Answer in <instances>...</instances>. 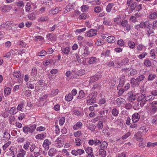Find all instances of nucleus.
Here are the masks:
<instances>
[{
  "mask_svg": "<svg viewBox=\"0 0 157 157\" xmlns=\"http://www.w3.org/2000/svg\"><path fill=\"white\" fill-rule=\"evenodd\" d=\"M90 53L88 51V47L86 46L80 48L78 52V54L81 55L82 58L87 56Z\"/></svg>",
  "mask_w": 157,
  "mask_h": 157,
  "instance_id": "nucleus-1",
  "label": "nucleus"
},
{
  "mask_svg": "<svg viewBox=\"0 0 157 157\" xmlns=\"http://www.w3.org/2000/svg\"><path fill=\"white\" fill-rule=\"evenodd\" d=\"M13 75L14 77L18 78V82L22 83L24 75H21L19 71H15L13 73Z\"/></svg>",
  "mask_w": 157,
  "mask_h": 157,
  "instance_id": "nucleus-2",
  "label": "nucleus"
},
{
  "mask_svg": "<svg viewBox=\"0 0 157 157\" xmlns=\"http://www.w3.org/2000/svg\"><path fill=\"white\" fill-rule=\"evenodd\" d=\"M151 106L150 109V113L153 114L157 111V101H154L151 103Z\"/></svg>",
  "mask_w": 157,
  "mask_h": 157,
  "instance_id": "nucleus-3",
  "label": "nucleus"
},
{
  "mask_svg": "<svg viewBox=\"0 0 157 157\" xmlns=\"http://www.w3.org/2000/svg\"><path fill=\"white\" fill-rule=\"evenodd\" d=\"M148 131V129L146 127V126H141L140 127L139 129V132L136 133L135 134V136L137 137V138H139L138 136L139 134H140V132L142 134L145 133L147 132Z\"/></svg>",
  "mask_w": 157,
  "mask_h": 157,
  "instance_id": "nucleus-4",
  "label": "nucleus"
},
{
  "mask_svg": "<svg viewBox=\"0 0 157 157\" xmlns=\"http://www.w3.org/2000/svg\"><path fill=\"white\" fill-rule=\"evenodd\" d=\"M84 152L83 150L78 149L77 150H73L72 151L71 153L74 155L77 156L78 155H81Z\"/></svg>",
  "mask_w": 157,
  "mask_h": 157,
  "instance_id": "nucleus-5",
  "label": "nucleus"
},
{
  "mask_svg": "<svg viewBox=\"0 0 157 157\" xmlns=\"http://www.w3.org/2000/svg\"><path fill=\"white\" fill-rule=\"evenodd\" d=\"M154 29L152 26V25H148L147 28V33L146 34L149 36L152 34L154 33Z\"/></svg>",
  "mask_w": 157,
  "mask_h": 157,
  "instance_id": "nucleus-6",
  "label": "nucleus"
},
{
  "mask_svg": "<svg viewBox=\"0 0 157 157\" xmlns=\"http://www.w3.org/2000/svg\"><path fill=\"white\" fill-rule=\"evenodd\" d=\"M97 33V30L91 29L87 31L86 33V36L88 37H92L95 35Z\"/></svg>",
  "mask_w": 157,
  "mask_h": 157,
  "instance_id": "nucleus-7",
  "label": "nucleus"
},
{
  "mask_svg": "<svg viewBox=\"0 0 157 157\" xmlns=\"http://www.w3.org/2000/svg\"><path fill=\"white\" fill-rule=\"evenodd\" d=\"M61 138H58L55 141V146L58 148H60L62 147L64 144V143L61 140Z\"/></svg>",
  "mask_w": 157,
  "mask_h": 157,
  "instance_id": "nucleus-8",
  "label": "nucleus"
},
{
  "mask_svg": "<svg viewBox=\"0 0 157 157\" xmlns=\"http://www.w3.org/2000/svg\"><path fill=\"white\" fill-rule=\"evenodd\" d=\"M13 24L12 21H7L3 25V27L7 30H10L12 29Z\"/></svg>",
  "mask_w": 157,
  "mask_h": 157,
  "instance_id": "nucleus-9",
  "label": "nucleus"
},
{
  "mask_svg": "<svg viewBox=\"0 0 157 157\" xmlns=\"http://www.w3.org/2000/svg\"><path fill=\"white\" fill-rule=\"evenodd\" d=\"M77 90L75 89H74L71 91V94H69L66 95L65 98H73V96L75 95L77 93Z\"/></svg>",
  "mask_w": 157,
  "mask_h": 157,
  "instance_id": "nucleus-10",
  "label": "nucleus"
},
{
  "mask_svg": "<svg viewBox=\"0 0 157 157\" xmlns=\"http://www.w3.org/2000/svg\"><path fill=\"white\" fill-rule=\"evenodd\" d=\"M140 118V116L138 113H135L132 116V121L133 123L137 122Z\"/></svg>",
  "mask_w": 157,
  "mask_h": 157,
  "instance_id": "nucleus-11",
  "label": "nucleus"
},
{
  "mask_svg": "<svg viewBox=\"0 0 157 157\" xmlns=\"http://www.w3.org/2000/svg\"><path fill=\"white\" fill-rule=\"evenodd\" d=\"M70 49V48L68 47L62 48L61 49L62 53L63 54L67 55L69 54Z\"/></svg>",
  "mask_w": 157,
  "mask_h": 157,
  "instance_id": "nucleus-12",
  "label": "nucleus"
},
{
  "mask_svg": "<svg viewBox=\"0 0 157 157\" xmlns=\"http://www.w3.org/2000/svg\"><path fill=\"white\" fill-rule=\"evenodd\" d=\"M130 83L131 84V86L132 87H134L136 86H138L140 85V82H138L136 79L132 78L130 80Z\"/></svg>",
  "mask_w": 157,
  "mask_h": 157,
  "instance_id": "nucleus-13",
  "label": "nucleus"
},
{
  "mask_svg": "<svg viewBox=\"0 0 157 157\" xmlns=\"http://www.w3.org/2000/svg\"><path fill=\"white\" fill-rule=\"evenodd\" d=\"M58 92V90L57 89L54 90L51 92V93L50 94H47L45 95L44 97H50L52 98L53 97V96L56 95Z\"/></svg>",
  "mask_w": 157,
  "mask_h": 157,
  "instance_id": "nucleus-14",
  "label": "nucleus"
},
{
  "mask_svg": "<svg viewBox=\"0 0 157 157\" xmlns=\"http://www.w3.org/2000/svg\"><path fill=\"white\" fill-rule=\"evenodd\" d=\"M125 77L124 75H122L120 78V82L118 87L123 86L125 83Z\"/></svg>",
  "mask_w": 157,
  "mask_h": 157,
  "instance_id": "nucleus-15",
  "label": "nucleus"
},
{
  "mask_svg": "<svg viewBox=\"0 0 157 157\" xmlns=\"http://www.w3.org/2000/svg\"><path fill=\"white\" fill-rule=\"evenodd\" d=\"M15 52L13 50H11L10 52L5 53L4 56L8 58H10L14 56Z\"/></svg>",
  "mask_w": 157,
  "mask_h": 157,
  "instance_id": "nucleus-16",
  "label": "nucleus"
},
{
  "mask_svg": "<svg viewBox=\"0 0 157 157\" xmlns=\"http://www.w3.org/2000/svg\"><path fill=\"white\" fill-rule=\"evenodd\" d=\"M51 144L48 139L45 140L43 142V147L45 149H48L49 147V145Z\"/></svg>",
  "mask_w": 157,
  "mask_h": 157,
  "instance_id": "nucleus-17",
  "label": "nucleus"
},
{
  "mask_svg": "<svg viewBox=\"0 0 157 157\" xmlns=\"http://www.w3.org/2000/svg\"><path fill=\"white\" fill-rule=\"evenodd\" d=\"M138 101V104H140L141 107H142L144 104L147 102L148 100H146L147 99H137Z\"/></svg>",
  "mask_w": 157,
  "mask_h": 157,
  "instance_id": "nucleus-18",
  "label": "nucleus"
},
{
  "mask_svg": "<svg viewBox=\"0 0 157 157\" xmlns=\"http://www.w3.org/2000/svg\"><path fill=\"white\" fill-rule=\"evenodd\" d=\"M57 151L54 148H52L49 149L48 154L50 156H52L56 154Z\"/></svg>",
  "mask_w": 157,
  "mask_h": 157,
  "instance_id": "nucleus-19",
  "label": "nucleus"
},
{
  "mask_svg": "<svg viewBox=\"0 0 157 157\" xmlns=\"http://www.w3.org/2000/svg\"><path fill=\"white\" fill-rule=\"evenodd\" d=\"M72 8L73 6L71 4H70L68 5L63 10L64 13H66L70 11Z\"/></svg>",
  "mask_w": 157,
  "mask_h": 157,
  "instance_id": "nucleus-20",
  "label": "nucleus"
},
{
  "mask_svg": "<svg viewBox=\"0 0 157 157\" xmlns=\"http://www.w3.org/2000/svg\"><path fill=\"white\" fill-rule=\"evenodd\" d=\"M107 41L110 43H113L115 41V37L113 36H109L106 38Z\"/></svg>",
  "mask_w": 157,
  "mask_h": 157,
  "instance_id": "nucleus-21",
  "label": "nucleus"
},
{
  "mask_svg": "<svg viewBox=\"0 0 157 157\" xmlns=\"http://www.w3.org/2000/svg\"><path fill=\"white\" fill-rule=\"evenodd\" d=\"M82 123L80 122H77L73 126L74 130L78 129L81 128L82 126Z\"/></svg>",
  "mask_w": 157,
  "mask_h": 157,
  "instance_id": "nucleus-22",
  "label": "nucleus"
},
{
  "mask_svg": "<svg viewBox=\"0 0 157 157\" xmlns=\"http://www.w3.org/2000/svg\"><path fill=\"white\" fill-rule=\"evenodd\" d=\"M61 10V8L56 7L53 10H52L49 11V13H51L53 14H55L58 13L59 11Z\"/></svg>",
  "mask_w": 157,
  "mask_h": 157,
  "instance_id": "nucleus-23",
  "label": "nucleus"
},
{
  "mask_svg": "<svg viewBox=\"0 0 157 157\" xmlns=\"http://www.w3.org/2000/svg\"><path fill=\"white\" fill-rule=\"evenodd\" d=\"M11 90V89L9 87H7L5 88L4 90V93L6 97L10 94Z\"/></svg>",
  "mask_w": 157,
  "mask_h": 157,
  "instance_id": "nucleus-24",
  "label": "nucleus"
},
{
  "mask_svg": "<svg viewBox=\"0 0 157 157\" xmlns=\"http://www.w3.org/2000/svg\"><path fill=\"white\" fill-rule=\"evenodd\" d=\"M36 125V124H33L29 127V133H33L35 130Z\"/></svg>",
  "mask_w": 157,
  "mask_h": 157,
  "instance_id": "nucleus-25",
  "label": "nucleus"
},
{
  "mask_svg": "<svg viewBox=\"0 0 157 157\" xmlns=\"http://www.w3.org/2000/svg\"><path fill=\"white\" fill-rule=\"evenodd\" d=\"M106 152L104 149L102 148L100 149L99 150V154L102 157H105L106 156Z\"/></svg>",
  "mask_w": 157,
  "mask_h": 157,
  "instance_id": "nucleus-26",
  "label": "nucleus"
},
{
  "mask_svg": "<svg viewBox=\"0 0 157 157\" xmlns=\"http://www.w3.org/2000/svg\"><path fill=\"white\" fill-rule=\"evenodd\" d=\"M128 71H130V75L131 76L134 75L137 73V71L136 70L132 68H129Z\"/></svg>",
  "mask_w": 157,
  "mask_h": 157,
  "instance_id": "nucleus-27",
  "label": "nucleus"
},
{
  "mask_svg": "<svg viewBox=\"0 0 157 157\" xmlns=\"http://www.w3.org/2000/svg\"><path fill=\"white\" fill-rule=\"evenodd\" d=\"M97 60L96 58L94 57H92L89 58L88 63L89 64H92L94 63Z\"/></svg>",
  "mask_w": 157,
  "mask_h": 157,
  "instance_id": "nucleus-28",
  "label": "nucleus"
},
{
  "mask_svg": "<svg viewBox=\"0 0 157 157\" xmlns=\"http://www.w3.org/2000/svg\"><path fill=\"white\" fill-rule=\"evenodd\" d=\"M46 36L47 38L48 39L51 41H54L55 39V38L54 37V36L52 34L50 33L48 34Z\"/></svg>",
  "mask_w": 157,
  "mask_h": 157,
  "instance_id": "nucleus-29",
  "label": "nucleus"
},
{
  "mask_svg": "<svg viewBox=\"0 0 157 157\" xmlns=\"http://www.w3.org/2000/svg\"><path fill=\"white\" fill-rule=\"evenodd\" d=\"M147 25L146 22H141L140 24L136 25L135 28H136V27H139V28H143L144 26L146 27Z\"/></svg>",
  "mask_w": 157,
  "mask_h": 157,
  "instance_id": "nucleus-30",
  "label": "nucleus"
},
{
  "mask_svg": "<svg viewBox=\"0 0 157 157\" xmlns=\"http://www.w3.org/2000/svg\"><path fill=\"white\" fill-rule=\"evenodd\" d=\"M10 135L9 133L4 132V133L3 137L4 138L5 140L8 141L10 139Z\"/></svg>",
  "mask_w": 157,
  "mask_h": 157,
  "instance_id": "nucleus-31",
  "label": "nucleus"
},
{
  "mask_svg": "<svg viewBox=\"0 0 157 157\" xmlns=\"http://www.w3.org/2000/svg\"><path fill=\"white\" fill-rule=\"evenodd\" d=\"M128 98H136V95L133 94L132 91H130L129 92L128 94Z\"/></svg>",
  "mask_w": 157,
  "mask_h": 157,
  "instance_id": "nucleus-32",
  "label": "nucleus"
},
{
  "mask_svg": "<svg viewBox=\"0 0 157 157\" xmlns=\"http://www.w3.org/2000/svg\"><path fill=\"white\" fill-rule=\"evenodd\" d=\"M99 143L101 144V147L103 148H106L107 146V143L106 141H104L101 143V141L99 140Z\"/></svg>",
  "mask_w": 157,
  "mask_h": 157,
  "instance_id": "nucleus-33",
  "label": "nucleus"
},
{
  "mask_svg": "<svg viewBox=\"0 0 157 157\" xmlns=\"http://www.w3.org/2000/svg\"><path fill=\"white\" fill-rule=\"evenodd\" d=\"M9 113L12 115L15 114L17 112V110L16 108L14 107H12L9 110Z\"/></svg>",
  "mask_w": 157,
  "mask_h": 157,
  "instance_id": "nucleus-34",
  "label": "nucleus"
},
{
  "mask_svg": "<svg viewBox=\"0 0 157 157\" xmlns=\"http://www.w3.org/2000/svg\"><path fill=\"white\" fill-rule=\"evenodd\" d=\"M11 8L12 7L10 6H5L2 7V10L3 12H6V11L11 9Z\"/></svg>",
  "mask_w": 157,
  "mask_h": 157,
  "instance_id": "nucleus-35",
  "label": "nucleus"
},
{
  "mask_svg": "<svg viewBox=\"0 0 157 157\" xmlns=\"http://www.w3.org/2000/svg\"><path fill=\"white\" fill-rule=\"evenodd\" d=\"M31 8V4L29 2H27L25 6V10L27 12H29Z\"/></svg>",
  "mask_w": 157,
  "mask_h": 157,
  "instance_id": "nucleus-36",
  "label": "nucleus"
},
{
  "mask_svg": "<svg viewBox=\"0 0 157 157\" xmlns=\"http://www.w3.org/2000/svg\"><path fill=\"white\" fill-rule=\"evenodd\" d=\"M37 73V70L35 67H33L32 70L31 75L32 76H35Z\"/></svg>",
  "mask_w": 157,
  "mask_h": 157,
  "instance_id": "nucleus-37",
  "label": "nucleus"
},
{
  "mask_svg": "<svg viewBox=\"0 0 157 157\" xmlns=\"http://www.w3.org/2000/svg\"><path fill=\"white\" fill-rule=\"evenodd\" d=\"M113 5V3H109L106 7V11L108 12H109L111 10V9Z\"/></svg>",
  "mask_w": 157,
  "mask_h": 157,
  "instance_id": "nucleus-38",
  "label": "nucleus"
},
{
  "mask_svg": "<svg viewBox=\"0 0 157 157\" xmlns=\"http://www.w3.org/2000/svg\"><path fill=\"white\" fill-rule=\"evenodd\" d=\"M26 151L22 149L21 151V153L17 154V157H24Z\"/></svg>",
  "mask_w": 157,
  "mask_h": 157,
  "instance_id": "nucleus-39",
  "label": "nucleus"
},
{
  "mask_svg": "<svg viewBox=\"0 0 157 157\" xmlns=\"http://www.w3.org/2000/svg\"><path fill=\"white\" fill-rule=\"evenodd\" d=\"M137 5V3L136 2H133L132 1V3L131 4L130 6L131 10L132 11H133L135 9V8Z\"/></svg>",
  "mask_w": 157,
  "mask_h": 157,
  "instance_id": "nucleus-40",
  "label": "nucleus"
},
{
  "mask_svg": "<svg viewBox=\"0 0 157 157\" xmlns=\"http://www.w3.org/2000/svg\"><path fill=\"white\" fill-rule=\"evenodd\" d=\"M85 73V71L84 70L82 69L79 71H77L75 73V74L78 76L82 75L84 74Z\"/></svg>",
  "mask_w": 157,
  "mask_h": 157,
  "instance_id": "nucleus-41",
  "label": "nucleus"
},
{
  "mask_svg": "<svg viewBox=\"0 0 157 157\" xmlns=\"http://www.w3.org/2000/svg\"><path fill=\"white\" fill-rule=\"evenodd\" d=\"M145 77L144 75H141L139 76L137 78H136V80H137L138 82L141 81L143 80L145 78Z\"/></svg>",
  "mask_w": 157,
  "mask_h": 157,
  "instance_id": "nucleus-42",
  "label": "nucleus"
},
{
  "mask_svg": "<svg viewBox=\"0 0 157 157\" xmlns=\"http://www.w3.org/2000/svg\"><path fill=\"white\" fill-rule=\"evenodd\" d=\"M86 1L87 3L94 2V3H92V5H97L98 3V0H86Z\"/></svg>",
  "mask_w": 157,
  "mask_h": 157,
  "instance_id": "nucleus-43",
  "label": "nucleus"
},
{
  "mask_svg": "<svg viewBox=\"0 0 157 157\" xmlns=\"http://www.w3.org/2000/svg\"><path fill=\"white\" fill-rule=\"evenodd\" d=\"M157 145V143H151L148 142L147 144V147H153Z\"/></svg>",
  "mask_w": 157,
  "mask_h": 157,
  "instance_id": "nucleus-44",
  "label": "nucleus"
},
{
  "mask_svg": "<svg viewBox=\"0 0 157 157\" xmlns=\"http://www.w3.org/2000/svg\"><path fill=\"white\" fill-rule=\"evenodd\" d=\"M85 151L86 153L88 155L92 153V149L91 147H87L85 149Z\"/></svg>",
  "mask_w": 157,
  "mask_h": 157,
  "instance_id": "nucleus-45",
  "label": "nucleus"
},
{
  "mask_svg": "<svg viewBox=\"0 0 157 157\" xmlns=\"http://www.w3.org/2000/svg\"><path fill=\"white\" fill-rule=\"evenodd\" d=\"M48 17H40L38 20V21L40 22L41 21H44L48 20Z\"/></svg>",
  "mask_w": 157,
  "mask_h": 157,
  "instance_id": "nucleus-46",
  "label": "nucleus"
},
{
  "mask_svg": "<svg viewBox=\"0 0 157 157\" xmlns=\"http://www.w3.org/2000/svg\"><path fill=\"white\" fill-rule=\"evenodd\" d=\"M85 94L82 90L80 91L78 98H83L85 97Z\"/></svg>",
  "mask_w": 157,
  "mask_h": 157,
  "instance_id": "nucleus-47",
  "label": "nucleus"
},
{
  "mask_svg": "<svg viewBox=\"0 0 157 157\" xmlns=\"http://www.w3.org/2000/svg\"><path fill=\"white\" fill-rule=\"evenodd\" d=\"M121 19V17L119 15L117 16V17L114 18V21L116 24H119L120 22V19Z\"/></svg>",
  "mask_w": 157,
  "mask_h": 157,
  "instance_id": "nucleus-48",
  "label": "nucleus"
},
{
  "mask_svg": "<svg viewBox=\"0 0 157 157\" xmlns=\"http://www.w3.org/2000/svg\"><path fill=\"white\" fill-rule=\"evenodd\" d=\"M156 77V75L154 74H150L148 76V80H152L155 78Z\"/></svg>",
  "mask_w": 157,
  "mask_h": 157,
  "instance_id": "nucleus-49",
  "label": "nucleus"
},
{
  "mask_svg": "<svg viewBox=\"0 0 157 157\" xmlns=\"http://www.w3.org/2000/svg\"><path fill=\"white\" fill-rule=\"evenodd\" d=\"M118 111L116 109H113L112 111V114L114 116H117L118 114Z\"/></svg>",
  "mask_w": 157,
  "mask_h": 157,
  "instance_id": "nucleus-50",
  "label": "nucleus"
},
{
  "mask_svg": "<svg viewBox=\"0 0 157 157\" xmlns=\"http://www.w3.org/2000/svg\"><path fill=\"white\" fill-rule=\"evenodd\" d=\"M44 137V134L42 133L40 134H39L36 135V139H43Z\"/></svg>",
  "mask_w": 157,
  "mask_h": 157,
  "instance_id": "nucleus-51",
  "label": "nucleus"
},
{
  "mask_svg": "<svg viewBox=\"0 0 157 157\" xmlns=\"http://www.w3.org/2000/svg\"><path fill=\"white\" fill-rule=\"evenodd\" d=\"M157 17V13L154 12L150 14V18L151 19H155Z\"/></svg>",
  "mask_w": 157,
  "mask_h": 157,
  "instance_id": "nucleus-52",
  "label": "nucleus"
},
{
  "mask_svg": "<svg viewBox=\"0 0 157 157\" xmlns=\"http://www.w3.org/2000/svg\"><path fill=\"white\" fill-rule=\"evenodd\" d=\"M151 63L149 59H146L144 62V65L146 67H149L151 66Z\"/></svg>",
  "mask_w": 157,
  "mask_h": 157,
  "instance_id": "nucleus-53",
  "label": "nucleus"
},
{
  "mask_svg": "<svg viewBox=\"0 0 157 157\" xmlns=\"http://www.w3.org/2000/svg\"><path fill=\"white\" fill-rule=\"evenodd\" d=\"M81 9L82 12H86L87 11L88 9V7L87 6L83 5L81 7Z\"/></svg>",
  "mask_w": 157,
  "mask_h": 157,
  "instance_id": "nucleus-54",
  "label": "nucleus"
},
{
  "mask_svg": "<svg viewBox=\"0 0 157 157\" xmlns=\"http://www.w3.org/2000/svg\"><path fill=\"white\" fill-rule=\"evenodd\" d=\"M65 118L64 117L61 118L59 121V124L60 125H63L64 124L65 121Z\"/></svg>",
  "mask_w": 157,
  "mask_h": 157,
  "instance_id": "nucleus-55",
  "label": "nucleus"
},
{
  "mask_svg": "<svg viewBox=\"0 0 157 157\" xmlns=\"http://www.w3.org/2000/svg\"><path fill=\"white\" fill-rule=\"evenodd\" d=\"M75 140V143L76 144L77 146H80L82 144L81 140L79 138L76 139Z\"/></svg>",
  "mask_w": 157,
  "mask_h": 157,
  "instance_id": "nucleus-56",
  "label": "nucleus"
},
{
  "mask_svg": "<svg viewBox=\"0 0 157 157\" xmlns=\"http://www.w3.org/2000/svg\"><path fill=\"white\" fill-rule=\"evenodd\" d=\"M131 135L130 132H128L126 133L122 137V138L123 139H125L128 138L129 136H130Z\"/></svg>",
  "mask_w": 157,
  "mask_h": 157,
  "instance_id": "nucleus-57",
  "label": "nucleus"
},
{
  "mask_svg": "<svg viewBox=\"0 0 157 157\" xmlns=\"http://www.w3.org/2000/svg\"><path fill=\"white\" fill-rule=\"evenodd\" d=\"M95 99H89L87 101V102L89 105L92 104L95 102Z\"/></svg>",
  "mask_w": 157,
  "mask_h": 157,
  "instance_id": "nucleus-58",
  "label": "nucleus"
},
{
  "mask_svg": "<svg viewBox=\"0 0 157 157\" xmlns=\"http://www.w3.org/2000/svg\"><path fill=\"white\" fill-rule=\"evenodd\" d=\"M29 127L28 126H24L23 128V131L25 133L29 132Z\"/></svg>",
  "mask_w": 157,
  "mask_h": 157,
  "instance_id": "nucleus-59",
  "label": "nucleus"
},
{
  "mask_svg": "<svg viewBox=\"0 0 157 157\" xmlns=\"http://www.w3.org/2000/svg\"><path fill=\"white\" fill-rule=\"evenodd\" d=\"M117 44L119 46H122L124 44V42L122 40L120 39L117 41Z\"/></svg>",
  "mask_w": 157,
  "mask_h": 157,
  "instance_id": "nucleus-60",
  "label": "nucleus"
},
{
  "mask_svg": "<svg viewBox=\"0 0 157 157\" xmlns=\"http://www.w3.org/2000/svg\"><path fill=\"white\" fill-rule=\"evenodd\" d=\"M86 30V28H84L82 29H77L75 30V32L76 33H80L82 32L85 31Z\"/></svg>",
  "mask_w": 157,
  "mask_h": 157,
  "instance_id": "nucleus-61",
  "label": "nucleus"
},
{
  "mask_svg": "<svg viewBox=\"0 0 157 157\" xmlns=\"http://www.w3.org/2000/svg\"><path fill=\"white\" fill-rule=\"evenodd\" d=\"M123 65L122 63L116 62L115 63L114 67L116 68H120Z\"/></svg>",
  "mask_w": 157,
  "mask_h": 157,
  "instance_id": "nucleus-62",
  "label": "nucleus"
},
{
  "mask_svg": "<svg viewBox=\"0 0 157 157\" xmlns=\"http://www.w3.org/2000/svg\"><path fill=\"white\" fill-rule=\"evenodd\" d=\"M59 26L57 25H55L52 27H50L49 28V29L50 30L53 31L56 29H57L58 28Z\"/></svg>",
  "mask_w": 157,
  "mask_h": 157,
  "instance_id": "nucleus-63",
  "label": "nucleus"
},
{
  "mask_svg": "<svg viewBox=\"0 0 157 157\" xmlns=\"http://www.w3.org/2000/svg\"><path fill=\"white\" fill-rule=\"evenodd\" d=\"M152 123L155 124H157V117L154 116L152 117Z\"/></svg>",
  "mask_w": 157,
  "mask_h": 157,
  "instance_id": "nucleus-64",
  "label": "nucleus"
}]
</instances>
